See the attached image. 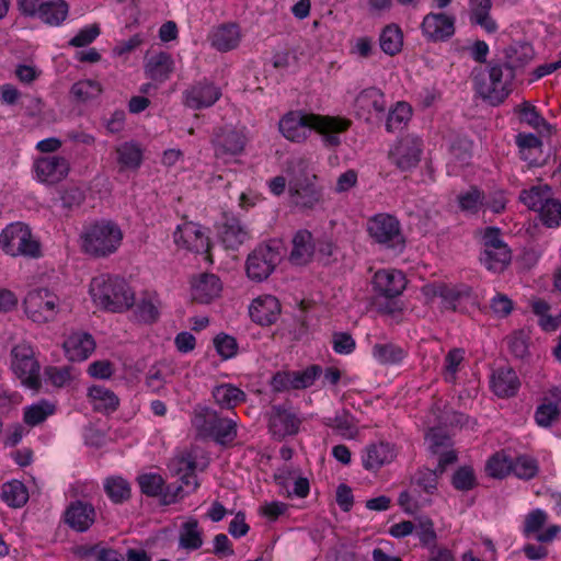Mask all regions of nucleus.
Listing matches in <instances>:
<instances>
[{"mask_svg":"<svg viewBox=\"0 0 561 561\" xmlns=\"http://www.w3.org/2000/svg\"><path fill=\"white\" fill-rule=\"evenodd\" d=\"M559 403L545 399L535 411V421L540 427H550L560 416Z\"/></svg>","mask_w":561,"mask_h":561,"instance_id":"49","label":"nucleus"},{"mask_svg":"<svg viewBox=\"0 0 561 561\" xmlns=\"http://www.w3.org/2000/svg\"><path fill=\"white\" fill-rule=\"evenodd\" d=\"M73 553L82 560L124 561V558L117 550L102 542L79 545L75 548Z\"/></svg>","mask_w":561,"mask_h":561,"instance_id":"35","label":"nucleus"},{"mask_svg":"<svg viewBox=\"0 0 561 561\" xmlns=\"http://www.w3.org/2000/svg\"><path fill=\"white\" fill-rule=\"evenodd\" d=\"M459 208L469 214H477L484 206V193L476 186L458 195Z\"/></svg>","mask_w":561,"mask_h":561,"instance_id":"50","label":"nucleus"},{"mask_svg":"<svg viewBox=\"0 0 561 561\" xmlns=\"http://www.w3.org/2000/svg\"><path fill=\"white\" fill-rule=\"evenodd\" d=\"M316 182L317 175L299 159L288 181L290 202L300 209H313L322 201V191Z\"/></svg>","mask_w":561,"mask_h":561,"instance_id":"6","label":"nucleus"},{"mask_svg":"<svg viewBox=\"0 0 561 561\" xmlns=\"http://www.w3.org/2000/svg\"><path fill=\"white\" fill-rule=\"evenodd\" d=\"M249 238L247 228L234 217L228 218L220 230V239L226 249L236 250Z\"/></svg>","mask_w":561,"mask_h":561,"instance_id":"36","label":"nucleus"},{"mask_svg":"<svg viewBox=\"0 0 561 561\" xmlns=\"http://www.w3.org/2000/svg\"><path fill=\"white\" fill-rule=\"evenodd\" d=\"M314 253V243L311 232L299 230L293 238V249L289 260L295 265L309 263Z\"/></svg>","mask_w":561,"mask_h":561,"instance_id":"34","label":"nucleus"},{"mask_svg":"<svg viewBox=\"0 0 561 561\" xmlns=\"http://www.w3.org/2000/svg\"><path fill=\"white\" fill-rule=\"evenodd\" d=\"M379 44L385 54L389 56L399 54L403 45L401 28L396 24L387 25L379 36Z\"/></svg>","mask_w":561,"mask_h":561,"instance_id":"44","label":"nucleus"},{"mask_svg":"<svg viewBox=\"0 0 561 561\" xmlns=\"http://www.w3.org/2000/svg\"><path fill=\"white\" fill-rule=\"evenodd\" d=\"M387 102L383 92L375 87L362 90L355 101L354 110L359 118L369 121L373 115H381L386 112Z\"/></svg>","mask_w":561,"mask_h":561,"instance_id":"21","label":"nucleus"},{"mask_svg":"<svg viewBox=\"0 0 561 561\" xmlns=\"http://www.w3.org/2000/svg\"><path fill=\"white\" fill-rule=\"evenodd\" d=\"M221 282L215 274L203 273L191 282L192 298L199 304H209L219 296Z\"/></svg>","mask_w":561,"mask_h":561,"instance_id":"29","label":"nucleus"},{"mask_svg":"<svg viewBox=\"0 0 561 561\" xmlns=\"http://www.w3.org/2000/svg\"><path fill=\"white\" fill-rule=\"evenodd\" d=\"M423 152V141L414 135L400 138L389 151V159L401 171L414 169Z\"/></svg>","mask_w":561,"mask_h":561,"instance_id":"15","label":"nucleus"},{"mask_svg":"<svg viewBox=\"0 0 561 561\" xmlns=\"http://www.w3.org/2000/svg\"><path fill=\"white\" fill-rule=\"evenodd\" d=\"M84 193L77 186H70L60 192V202L64 209L70 211L79 207L84 201Z\"/></svg>","mask_w":561,"mask_h":561,"instance_id":"64","label":"nucleus"},{"mask_svg":"<svg viewBox=\"0 0 561 561\" xmlns=\"http://www.w3.org/2000/svg\"><path fill=\"white\" fill-rule=\"evenodd\" d=\"M174 242L195 253H208L210 249L209 238L203 228L195 222L179 225L173 233Z\"/></svg>","mask_w":561,"mask_h":561,"instance_id":"20","label":"nucleus"},{"mask_svg":"<svg viewBox=\"0 0 561 561\" xmlns=\"http://www.w3.org/2000/svg\"><path fill=\"white\" fill-rule=\"evenodd\" d=\"M512 462L502 454H495L486 462L489 476L497 479L506 477L511 472Z\"/></svg>","mask_w":561,"mask_h":561,"instance_id":"57","label":"nucleus"},{"mask_svg":"<svg viewBox=\"0 0 561 561\" xmlns=\"http://www.w3.org/2000/svg\"><path fill=\"white\" fill-rule=\"evenodd\" d=\"M174 61L172 56L167 51H160L148 58L145 65L146 76L158 82H163L169 79L173 72Z\"/></svg>","mask_w":561,"mask_h":561,"instance_id":"33","label":"nucleus"},{"mask_svg":"<svg viewBox=\"0 0 561 561\" xmlns=\"http://www.w3.org/2000/svg\"><path fill=\"white\" fill-rule=\"evenodd\" d=\"M55 411V404L47 400H41L24 408L23 422L31 427L37 426L53 415Z\"/></svg>","mask_w":561,"mask_h":561,"instance_id":"41","label":"nucleus"},{"mask_svg":"<svg viewBox=\"0 0 561 561\" xmlns=\"http://www.w3.org/2000/svg\"><path fill=\"white\" fill-rule=\"evenodd\" d=\"M101 34L100 25L89 24L81 30L69 41V45L72 47H85L93 43Z\"/></svg>","mask_w":561,"mask_h":561,"instance_id":"59","label":"nucleus"},{"mask_svg":"<svg viewBox=\"0 0 561 561\" xmlns=\"http://www.w3.org/2000/svg\"><path fill=\"white\" fill-rule=\"evenodd\" d=\"M89 293L96 305L113 312L128 310L135 302V293L127 282L110 274L93 277Z\"/></svg>","mask_w":561,"mask_h":561,"instance_id":"3","label":"nucleus"},{"mask_svg":"<svg viewBox=\"0 0 561 561\" xmlns=\"http://www.w3.org/2000/svg\"><path fill=\"white\" fill-rule=\"evenodd\" d=\"M284 248L280 241L271 240L257 245L247 257L245 272L253 282H263L270 277L282 262Z\"/></svg>","mask_w":561,"mask_h":561,"instance_id":"7","label":"nucleus"},{"mask_svg":"<svg viewBox=\"0 0 561 561\" xmlns=\"http://www.w3.org/2000/svg\"><path fill=\"white\" fill-rule=\"evenodd\" d=\"M159 300L156 296L146 294L136 306L137 318L145 323H153L159 318Z\"/></svg>","mask_w":561,"mask_h":561,"instance_id":"51","label":"nucleus"},{"mask_svg":"<svg viewBox=\"0 0 561 561\" xmlns=\"http://www.w3.org/2000/svg\"><path fill=\"white\" fill-rule=\"evenodd\" d=\"M0 248L10 256L39 257L41 245L30 227L21 221L9 224L0 233Z\"/></svg>","mask_w":561,"mask_h":561,"instance_id":"8","label":"nucleus"},{"mask_svg":"<svg viewBox=\"0 0 561 561\" xmlns=\"http://www.w3.org/2000/svg\"><path fill=\"white\" fill-rule=\"evenodd\" d=\"M548 522V514L541 508L530 511L524 519L523 534L525 537L536 536L537 541L547 543L552 541L561 531L558 525H551L540 531Z\"/></svg>","mask_w":561,"mask_h":561,"instance_id":"23","label":"nucleus"},{"mask_svg":"<svg viewBox=\"0 0 561 561\" xmlns=\"http://www.w3.org/2000/svg\"><path fill=\"white\" fill-rule=\"evenodd\" d=\"M481 263L492 272H502L511 262V251L507 245L483 250Z\"/></svg>","mask_w":561,"mask_h":561,"instance_id":"42","label":"nucleus"},{"mask_svg":"<svg viewBox=\"0 0 561 561\" xmlns=\"http://www.w3.org/2000/svg\"><path fill=\"white\" fill-rule=\"evenodd\" d=\"M434 295L442 299L443 307L453 311H463L465 304L471 299L472 290L468 285H437Z\"/></svg>","mask_w":561,"mask_h":561,"instance_id":"26","label":"nucleus"},{"mask_svg":"<svg viewBox=\"0 0 561 561\" xmlns=\"http://www.w3.org/2000/svg\"><path fill=\"white\" fill-rule=\"evenodd\" d=\"M1 497L9 506L21 507L27 502L28 493L23 483L14 480L2 485Z\"/></svg>","mask_w":561,"mask_h":561,"instance_id":"47","label":"nucleus"},{"mask_svg":"<svg viewBox=\"0 0 561 561\" xmlns=\"http://www.w3.org/2000/svg\"><path fill=\"white\" fill-rule=\"evenodd\" d=\"M398 455L396 446L388 442L368 444L362 451V463L367 471L376 472L391 463Z\"/></svg>","mask_w":561,"mask_h":561,"instance_id":"22","label":"nucleus"},{"mask_svg":"<svg viewBox=\"0 0 561 561\" xmlns=\"http://www.w3.org/2000/svg\"><path fill=\"white\" fill-rule=\"evenodd\" d=\"M103 89L99 81L92 79L79 80L70 89V98L77 103H90L96 100Z\"/></svg>","mask_w":561,"mask_h":561,"instance_id":"40","label":"nucleus"},{"mask_svg":"<svg viewBox=\"0 0 561 561\" xmlns=\"http://www.w3.org/2000/svg\"><path fill=\"white\" fill-rule=\"evenodd\" d=\"M179 545L181 548L192 551L203 546V533L199 529L197 519L191 518L182 525Z\"/></svg>","mask_w":561,"mask_h":561,"instance_id":"43","label":"nucleus"},{"mask_svg":"<svg viewBox=\"0 0 561 561\" xmlns=\"http://www.w3.org/2000/svg\"><path fill=\"white\" fill-rule=\"evenodd\" d=\"M221 96V90L207 79L191 84L184 92V104L192 110L213 106Z\"/></svg>","mask_w":561,"mask_h":561,"instance_id":"17","label":"nucleus"},{"mask_svg":"<svg viewBox=\"0 0 561 561\" xmlns=\"http://www.w3.org/2000/svg\"><path fill=\"white\" fill-rule=\"evenodd\" d=\"M420 27L427 42H447L456 33V16L446 12H430L424 15Z\"/></svg>","mask_w":561,"mask_h":561,"instance_id":"16","label":"nucleus"},{"mask_svg":"<svg viewBox=\"0 0 561 561\" xmlns=\"http://www.w3.org/2000/svg\"><path fill=\"white\" fill-rule=\"evenodd\" d=\"M511 471H513L517 478L524 480L533 479L538 472L537 461L526 456L518 457L515 462L512 463Z\"/></svg>","mask_w":561,"mask_h":561,"instance_id":"56","label":"nucleus"},{"mask_svg":"<svg viewBox=\"0 0 561 561\" xmlns=\"http://www.w3.org/2000/svg\"><path fill=\"white\" fill-rule=\"evenodd\" d=\"M88 401L93 411L102 414H111L119 407L118 397L104 386L94 385L88 389Z\"/></svg>","mask_w":561,"mask_h":561,"instance_id":"32","label":"nucleus"},{"mask_svg":"<svg viewBox=\"0 0 561 561\" xmlns=\"http://www.w3.org/2000/svg\"><path fill=\"white\" fill-rule=\"evenodd\" d=\"M96 512L92 504L77 500L65 511V523L76 531H87L95 522Z\"/></svg>","mask_w":561,"mask_h":561,"instance_id":"25","label":"nucleus"},{"mask_svg":"<svg viewBox=\"0 0 561 561\" xmlns=\"http://www.w3.org/2000/svg\"><path fill=\"white\" fill-rule=\"evenodd\" d=\"M513 67L501 60H490L485 67H474L471 80L476 92L491 105H500L512 92Z\"/></svg>","mask_w":561,"mask_h":561,"instance_id":"2","label":"nucleus"},{"mask_svg":"<svg viewBox=\"0 0 561 561\" xmlns=\"http://www.w3.org/2000/svg\"><path fill=\"white\" fill-rule=\"evenodd\" d=\"M211 393L215 402L227 410H232L247 400L245 392L232 383L218 385Z\"/></svg>","mask_w":561,"mask_h":561,"instance_id":"38","label":"nucleus"},{"mask_svg":"<svg viewBox=\"0 0 561 561\" xmlns=\"http://www.w3.org/2000/svg\"><path fill=\"white\" fill-rule=\"evenodd\" d=\"M140 491L147 496H161L163 504L174 503L182 492V485L168 484L158 473H142L137 478Z\"/></svg>","mask_w":561,"mask_h":561,"instance_id":"19","label":"nucleus"},{"mask_svg":"<svg viewBox=\"0 0 561 561\" xmlns=\"http://www.w3.org/2000/svg\"><path fill=\"white\" fill-rule=\"evenodd\" d=\"M106 495L113 503L119 504L130 497V485L121 477L107 478L104 482Z\"/></svg>","mask_w":561,"mask_h":561,"instance_id":"48","label":"nucleus"},{"mask_svg":"<svg viewBox=\"0 0 561 561\" xmlns=\"http://www.w3.org/2000/svg\"><path fill=\"white\" fill-rule=\"evenodd\" d=\"M116 161L119 171L137 170L142 162V150L135 142H124L116 147Z\"/></svg>","mask_w":561,"mask_h":561,"instance_id":"39","label":"nucleus"},{"mask_svg":"<svg viewBox=\"0 0 561 561\" xmlns=\"http://www.w3.org/2000/svg\"><path fill=\"white\" fill-rule=\"evenodd\" d=\"M23 308L27 319L37 324H45L56 320L60 312V299L47 288H36L26 294Z\"/></svg>","mask_w":561,"mask_h":561,"instance_id":"10","label":"nucleus"},{"mask_svg":"<svg viewBox=\"0 0 561 561\" xmlns=\"http://www.w3.org/2000/svg\"><path fill=\"white\" fill-rule=\"evenodd\" d=\"M367 231L385 249L400 253L405 248L401 224L393 215L380 213L373 216L367 222Z\"/></svg>","mask_w":561,"mask_h":561,"instance_id":"9","label":"nucleus"},{"mask_svg":"<svg viewBox=\"0 0 561 561\" xmlns=\"http://www.w3.org/2000/svg\"><path fill=\"white\" fill-rule=\"evenodd\" d=\"M64 350L69 360L82 362L94 352L95 341L87 332H73L65 340Z\"/></svg>","mask_w":561,"mask_h":561,"instance_id":"28","label":"nucleus"},{"mask_svg":"<svg viewBox=\"0 0 561 561\" xmlns=\"http://www.w3.org/2000/svg\"><path fill=\"white\" fill-rule=\"evenodd\" d=\"M208 39L213 48L226 53L238 47L241 41L240 28L234 23L220 24L214 27Z\"/></svg>","mask_w":561,"mask_h":561,"instance_id":"31","label":"nucleus"},{"mask_svg":"<svg viewBox=\"0 0 561 561\" xmlns=\"http://www.w3.org/2000/svg\"><path fill=\"white\" fill-rule=\"evenodd\" d=\"M490 383L492 391L500 398L514 397L520 387L517 374L508 366L495 369Z\"/></svg>","mask_w":561,"mask_h":561,"instance_id":"30","label":"nucleus"},{"mask_svg":"<svg viewBox=\"0 0 561 561\" xmlns=\"http://www.w3.org/2000/svg\"><path fill=\"white\" fill-rule=\"evenodd\" d=\"M280 313V304L272 295H262L252 300L249 307V314L253 322L260 325L275 323Z\"/></svg>","mask_w":561,"mask_h":561,"instance_id":"24","label":"nucleus"},{"mask_svg":"<svg viewBox=\"0 0 561 561\" xmlns=\"http://www.w3.org/2000/svg\"><path fill=\"white\" fill-rule=\"evenodd\" d=\"M373 285L380 295L393 298L402 294L407 280L404 275L397 270H380L375 273Z\"/></svg>","mask_w":561,"mask_h":561,"instance_id":"27","label":"nucleus"},{"mask_svg":"<svg viewBox=\"0 0 561 561\" xmlns=\"http://www.w3.org/2000/svg\"><path fill=\"white\" fill-rule=\"evenodd\" d=\"M414 533L422 548L430 550L437 545V534L431 518H422L415 525Z\"/></svg>","mask_w":561,"mask_h":561,"instance_id":"52","label":"nucleus"},{"mask_svg":"<svg viewBox=\"0 0 561 561\" xmlns=\"http://www.w3.org/2000/svg\"><path fill=\"white\" fill-rule=\"evenodd\" d=\"M18 7L22 15L37 19L51 27L62 25L70 10L66 0H18Z\"/></svg>","mask_w":561,"mask_h":561,"instance_id":"11","label":"nucleus"},{"mask_svg":"<svg viewBox=\"0 0 561 561\" xmlns=\"http://www.w3.org/2000/svg\"><path fill=\"white\" fill-rule=\"evenodd\" d=\"M425 438L433 454H439L443 448L449 447L451 445L450 437L442 428H430Z\"/></svg>","mask_w":561,"mask_h":561,"instance_id":"61","label":"nucleus"},{"mask_svg":"<svg viewBox=\"0 0 561 561\" xmlns=\"http://www.w3.org/2000/svg\"><path fill=\"white\" fill-rule=\"evenodd\" d=\"M453 485L459 491H469L476 485V476L470 467L459 468L453 476Z\"/></svg>","mask_w":561,"mask_h":561,"instance_id":"62","label":"nucleus"},{"mask_svg":"<svg viewBox=\"0 0 561 561\" xmlns=\"http://www.w3.org/2000/svg\"><path fill=\"white\" fill-rule=\"evenodd\" d=\"M552 197L551 188L547 184L534 185L528 190H523L519 199L529 209L538 211L541 205Z\"/></svg>","mask_w":561,"mask_h":561,"instance_id":"45","label":"nucleus"},{"mask_svg":"<svg viewBox=\"0 0 561 561\" xmlns=\"http://www.w3.org/2000/svg\"><path fill=\"white\" fill-rule=\"evenodd\" d=\"M34 179L45 185H55L64 181L70 172L69 160L59 154L37 158L33 163Z\"/></svg>","mask_w":561,"mask_h":561,"instance_id":"14","label":"nucleus"},{"mask_svg":"<svg viewBox=\"0 0 561 561\" xmlns=\"http://www.w3.org/2000/svg\"><path fill=\"white\" fill-rule=\"evenodd\" d=\"M301 421L286 405H273L268 419V430L274 438L280 440L299 432Z\"/></svg>","mask_w":561,"mask_h":561,"instance_id":"18","label":"nucleus"},{"mask_svg":"<svg viewBox=\"0 0 561 561\" xmlns=\"http://www.w3.org/2000/svg\"><path fill=\"white\" fill-rule=\"evenodd\" d=\"M412 115L411 106L405 102H398L396 106L389 112L386 128L388 131H394L401 128Z\"/></svg>","mask_w":561,"mask_h":561,"instance_id":"53","label":"nucleus"},{"mask_svg":"<svg viewBox=\"0 0 561 561\" xmlns=\"http://www.w3.org/2000/svg\"><path fill=\"white\" fill-rule=\"evenodd\" d=\"M248 141L249 138L244 128L237 129L232 127L216 128L210 140L215 158L225 163L242 154Z\"/></svg>","mask_w":561,"mask_h":561,"instance_id":"12","label":"nucleus"},{"mask_svg":"<svg viewBox=\"0 0 561 561\" xmlns=\"http://www.w3.org/2000/svg\"><path fill=\"white\" fill-rule=\"evenodd\" d=\"M214 345L217 353L224 359L232 358L238 353V343L236 339L225 333H220L214 339Z\"/></svg>","mask_w":561,"mask_h":561,"instance_id":"60","label":"nucleus"},{"mask_svg":"<svg viewBox=\"0 0 561 561\" xmlns=\"http://www.w3.org/2000/svg\"><path fill=\"white\" fill-rule=\"evenodd\" d=\"M463 354L465 352L461 348H453L445 356L444 377L447 382H455L456 374L463 360Z\"/></svg>","mask_w":561,"mask_h":561,"instance_id":"58","label":"nucleus"},{"mask_svg":"<svg viewBox=\"0 0 561 561\" xmlns=\"http://www.w3.org/2000/svg\"><path fill=\"white\" fill-rule=\"evenodd\" d=\"M545 226L554 228L561 225V203L550 197L538 210Z\"/></svg>","mask_w":561,"mask_h":561,"instance_id":"54","label":"nucleus"},{"mask_svg":"<svg viewBox=\"0 0 561 561\" xmlns=\"http://www.w3.org/2000/svg\"><path fill=\"white\" fill-rule=\"evenodd\" d=\"M192 424L199 436L211 438L219 445H229L237 437V422L222 417L217 411L207 407L194 409Z\"/></svg>","mask_w":561,"mask_h":561,"instance_id":"5","label":"nucleus"},{"mask_svg":"<svg viewBox=\"0 0 561 561\" xmlns=\"http://www.w3.org/2000/svg\"><path fill=\"white\" fill-rule=\"evenodd\" d=\"M439 474L440 473L436 469H420L415 474V483L426 493L432 494L437 488Z\"/></svg>","mask_w":561,"mask_h":561,"instance_id":"63","label":"nucleus"},{"mask_svg":"<svg viewBox=\"0 0 561 561\" xmlns=\"http://www.w3.org/2000/svg\"><path fill=\"white\" fill-rule=\"evenodd\" d=\"M11 367L22 385L30 389L41 386L39 364L35 358L33 346L27 342L16 344L11 351Z\"/></svg>","mask_w":561,"mask_h":561,"instance_id":"13","label":"nucleus"},{"mask_svg":"<svg viewBox=\"0 0 561 561\" xmlns=\"http://www.w3.org/2000/svg\"><path fill=\"white\" fill-rule=\"evenodd\" d=\"M351 125V119L341 116L290 111L280 118L278 128L286 139L294 142L305 141L313 129L322 136L325 147L335 148L341 145L339 135Z\"/></svg>","mask_w":561,"mask_h":561,"instance_id":"1","label":"nucleus"},{"mask_svg":"<svg viewBox=\"0 0 561 561\" xmlns=\"http://www.w3.org/2000/svg\"><path fill=\"white\" fill-rule=\"evenodd\" d=\"M371 355L380 365L391 366L401 364L408 356V351L392 342L376 343L371 347Z\"/></svg>","mask_w":561,"mask_h":561,"instance_id":"37","label":"nucleus"},{"mask_svg":"<svg viewBox=\"0 0 561 561\" xmlns=\"http://www.w3.org/2000/svg\"><path fill=\"white\" fill-rule=\"evenodd\" d=\"M321 375L322 368L319 365H311L304 370L293 371L294 389L311 387Z\"/></svg>","mask_w":561,"mask_h":561,"instance_id":"55","label":"nucleus"},{"mask_svg":"<svg viewBox=\"0 0 561 561\" xmlns=\"http://www.w3.org/2000/svg\"><path fill=\"white\" fill-rule=\"evenodd\" d=\"M323 423L346 438H352L356 433L354 417L345 410L337 412L332 417H325Z\"/></svg>","mask_w":561,"mask_h":561,"instance_id":"46","label":"nucleus"},{"mask_svg":"<svg viewBox=\"0 0 561 561\" xmlns=\"http://www.w3.org/2000/svg\"><path fill=\"white\" fill-rule=\"evenodd\" d=\"M82 250L95 257H105L115 253L122 244L123 231L112 220H100L83 228Z\"/></svg>","mask_w":561,"mask_h":561,"instance_id":"4","label":"nucleus"}]
</instances>
